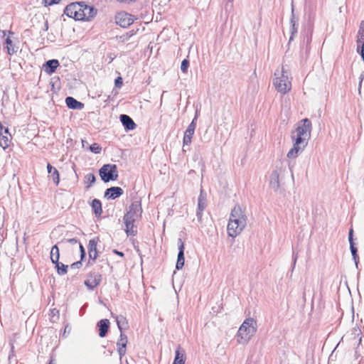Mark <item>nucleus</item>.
<instances>
[{
	"label": "nucleus",
	"instance_id": "obj_41",
	"mask_svg": "<svg viewBox=\"0 0 364 364\" xmlns=\"http://www.w3.org/2000/svg\"><path fill=\"white\" fill-rule=\"evenodd\" d=\"M82 264L81 261H77V262L73 263L70 265V269H80L82 267Z\"/></svg>",
	"mask_w": 364,
	"mask_h": 364
},
{
	"label": "nucleus",
	"instance_id": "obj_11",
	"mask_svg": "<svg viewBox=\"0 0 364 364\" xmlns=\"http://www.w3.org/2000/svg\"><path fill=\"white\" fill-rule=\"evenodd\" d=\"M11 135L7 127L0 124V146L4 149L8 148L11 144Z\"/></svg>",
	"mask_w": 364,
	"mask_h": 364
},
{
	"label": "nucleus",
	"instance_id": "obj_18",
	"mask_svg": "<svg viewBox=\"0 0 364 364\" xmlns=\"http://www.w3.org/2000/svg\"><path fill=\"white\" fill-rule=\"evenodd\" d=\"M59 62L58 60L52 59L46 61L43 65L44 71L48 74H52L55 71L57 68L59 66Z\"/></svg>",
	"mask_w": 364,
	"mask_h": 364
},
{
	"label": "nucleus",
	"instance_id": "obj_28",
	"mask_svg": "<svg viewBox=\"0 0 364 364\" xmlns=\"http://www.w3.org/2000/svg\"><path fill=\"white\" fill-rule=\"evenodd\" d=\"M5 43L6 44V50L9 55H11L17 52L18 47L13 45V42L9 37L6 38Z\"/></svg>",
	"mask_w": 364,
	"mask_h": 364
},
{
	"label": "nucleus",
	"instance_id": "obj_38",
	"mask_svg": "<svg viewBox=\"0 0 364 364\" xmlns=\"http://www.w3.org/2000/svg\"><path fill=\"white\" fill-rule=\"evenodd\" d=\"M188 66H189V60L187 59H184L181 62V70L182 71V73H186L188 72Z\"/></svg>",
	"mask_w": 364,
	"mask_h": 364
},
{
	"label": "nucleus",
	"instance_id": "obj_39",
	"mask_svg": "<svg viewBox=\"0 0 364 364\" xmlns=\"http://www.w3.org/2000/svg\"><path fill=\"white\" fill-rule=\"evenodd\" d=\"M358 46V48H357V51L358 53H359L361 55V58L362 59L364 60V46H363V42L360 43V44L357 45Z\"/></svg>",
	"mask_w": 364,
	"mask_h": 364
},
{
	"label": "nucleus",
	"instance_id": "obj_22",
	"mask_svg": "<svg viewBox=\"0 0 364 364\" xmlns=\"http://www.w3.org/2000/svg\"><path fill=\"white\" fill-rule=\"evenodd\" d=\"M279 175L277 171H273L270 175L269 184L274 191H277L279 188Z\"/></svg>",
	"mask_w": 364,
	"mask_h": 364
},
{
	"label": "nucleus",
	"instance_id": "obj_13",
	"mask_svg": "<svg viewBox=\"0 0 364 364\" xmlns=\"http://www.w3.org/2000/svg\"><path fill=\"white\" fill-rule=\"evenodd\" d=\"M353 228H350L349 230V232H348V241H349V243H350V252H351V255H352V257H353V259L355 262V264L356 266V267L358 268V262H359V257H358V249L357 247L355 246V243L353 242Z\"/></svg>",
	"mask_w": 364,
	"mask_h": 364
},
{
	"label": "nucleus",
	"instance_id": "obj_33",
	"mask_svg": "<svg viewBox=\"0 0 364 364\" xmlns=\"http://www.w3.org/2000/svg\"><path fill=\"white\" fill-rule=\"evenodd\" d=\"M363 42L364 46V21H362L358 32L356 43L359 46L360 43Z\"/></svg>",
	"mask_w": 364,
	"mask_h": 364
},
{
	"label": "nucleus",
	"instance_id": "obj_32",
	"mask_svg": "<svg viewBox=\"0 0 364 364\" xmlns=\"http://www.w3.org/2000/svg\"><path fill=\"white\" fill-rule=\"evenodd\" d=\"M55 264V268L57 269V272L59 275H64L68 272V266L65 265L59 261H58L56 263H53Z\"/></svg>",
	"mask_w": 364,
	"mask_h": 364
},
{
	"label": "nucleus",
	"instance_id": "obj_25",
	"mask_svg": "<svg viewBox=\"0 0 364 364\" xmlns=\"http://www.w3.org/2000/svg\"><path fill=\"white\" fill-rule=\"evenodd\" d=\"M305 147L301 146H296L295 144H293V147L287 153V157L289 159H294L298 156L299 154L302 152Z\"/></svg>",
	"mask_w": 364,
	"mask_h": 364
},
{
	"label": "nucleus",
	"instance_id": "obj_47",
	"mask_svg": "<svg viewBox=\"0 0 364 364\" xmlns=\"http://www.w3.org/2000/svg\"><path fill=\"white\" fill-rule=\"evenodd\" d=\"M135 33H136V31H134V30L130 31L129 32L127 33V40H129Z\"/></svg>",
	"mask_w": 364,
	"mask_h": 364
},
{
	"label": "nucleus",
	"instance_id": "obj_23",
	"mask_svg": "<svg viewBox=\"0 0 364 364\" xmlns=\"http://www.w3.org/2000/svg\"><path fill=\"white\" fill-rule=\"evenodd\" d=\"M185 351L180 346L176 350V355L173 364H185Z\"/></svg>",
	"mask_w": 364,
	"mask_h": 364
},
{
	"label": "nucleus",
	"instance_id": "obj_34",
	"mask_svg": "<svg viewBox=\"0 0 364 364\" xmlns=\"http://www.w3.org/2000/svg\"><path fill=\"white\" fill-rule=\"evenodd\" d=\"M116 321L120 333L122 332L123 327L127 324L126 318L123 316H117Z\"/></svg>",
	"mask_w": 364,
	"mask_h": 364
},
{
	"label": "nucleus",
	"instance_id": "obj_43",
	"mask_svg": "<svg viewBox=\"0 0 364 364\" xmlns=\"http://www.w3.org/2000/svg\"><path fill=\"white\" fill-rule=\"evenodd\" d=\"M123 83L122 78L117 77L114 80V84L117 87H120Z\"/></svg>",
	"mask_w": 364,
	"mask_h": 364
},
{
	"label": "nucleus",
	"instance_id": "obj_49",
	"mask_svg": "<svg viewBox=\"0 0 364 364\" xmlns=\"http://www.w3.org/2000/svg\"><path fill=\"white\" fill-rule=\"evenodd\" d=\"M53 168H55L53 167L50 164L48 163L47 170H48V173H51L53 171Z\"/></svg>",
	"mask_w": 364,
	"mask_h": 364
},
{
	"label": "nucleus",
	"instance_id": "obj_29",
	"mask_svg": "<svg viewBox=\"0 0 364 364\" xmlns=\"http://www.w3.org/2000/svg\"><path fill=\"white\" fill-rule=\"evenodd\" d=\"M59 248L57 245H55L52 247L50 250V260L52 263H56L58 261H59Z\"/></svg>",
	"mask_w": 364,
	"mask_h": 364
},
{
	"label": "nucleus",
	"instance_id": "obj_37",
	"mask_svg": "<svg viewBox=\"0 0 364 364\" xmlns=\"http://www.w3.org/2000/svg\"><path fill=\"white\" fill-rule=\"evenodd\" d=\"M89 149L90 151L95 154H100L102 151V147L97 143L92 144Z\"/></svg>",
	"mask_w": 364,
	"mask_h": 364
},
{
	"label": "nucleus",
	"instance_id": "obj_30",
	"mask_svg": "<svg viewBox=\"0 0 364 364\" xmlns=\"http://www.w3.org/2000/svg\"><path fill=\"white\" fill-rule=\"evenodd\" d=\"M290 24H291V27H290L291 36L289 38V41L293 40L294 36L297 33V29H298V24H296V22L294 19V14H292L291 18L290 19Z\"/></svg>",
	"mask_w": 364,
	"mask_h": 364
},
{
	"label": "nucleus",
	"instance_id": "obj_8",
	"mask_svg": "<svg viewBox=\"0 0 364 364\" xmlns=\"http://www.w3.org/2000/svg\"><path fill=\"white\" fill-rule=\"evenodd\" d=\"M115 21L119 26L127 28L134 23V18L128 13L119 12L115 16Z\"/></svg>",
	"mask_w": 364,
	"mask_h": 364
},
{
	"label": "nucleus",
	"instance_id": "obj_52",
	"mask_svg": "<svg viewBox=\"0 0 364 364\" xmlns=\"http://www.w3.org/2000/svg\"><path fill=\"white\" fill-rule=\"evenodd\" d=\"M120 38L122 39V41H127V33L125 35L120 36Z\"/></svg>",
	"mask_w": 364,
	"mask_h": 364
},
{
	"label": "nucleus",
	"instance_id": "obj_42",
	"mask_svg": "<svg viewBox=\"0 0 364 364\" xmlns=\"http://www.w3.org/2000/svg\"><path fill=\"white\" fill-rule=\"evenodd\" d=\"M60 0H44L45 6H51L59 3Z\"/></svg>",
	"mask_w": 364,
	"mask_h": 364
},
{
	"label": "nucleus",
	"instance_id": "obj_19",
	"mask_svg": "<svg viewBox=\"0 0 364 364\" xmlns=\"http://www.w3.org/2000/svg\"><path fill=\"white\" fill-rule=\"evenodd\" d=\"M97 14L96 10L92 7L85 5L84 8L81 9V16H82V20L89 21L93 18Z\"/></svg>",
	"mask_w": 364,
	"mask_h": 364
},
{
	"label": "nucleus",
	"instance_id": "obj_1",
	"mask_svg": "<svg viewBox=\"0 0 364 364\" xmlns=\"http://www.w3.org/2000/svg\"><path fill=\"white\" fill-rule=\"evenodd\" d=\"M142 208L139 201H134L129 207V210L124 214L123 220L125 225L127 235L134 236L137 233L135 221L141 216Z\"/></svg>",
	"mask_w": 364,
	"mask_h": 364
},
{
	"label": "nucleus",
	"instance_id": "obj_26",
	"mask_svg": "<svg viewBox=\"0 0 364 364\" xmlns=\"http://www.w3.org/2000/svg\"><path fill=\"white\" fill-rule=\"evenodd\" d=\"M91 205H92V208L95 215L96 216H100L102 213V203H101L100 200L98 199H96V198L94 199L92 201Z\"/></svg>",
	"mask_w": 364,
	"mask_h": 364
},
{
	"label": "nucleus",
	"instance_id": "obj_2",
	"mask_svg": "<svg viewBox=\"0 0 364 364\" xmlns=\"http://www.w3.org/2000/svg\"><path fill=\"white\" fill-rule=\"evenodd\" d=\"M276 76L273 80V85L277 92L286 94L290 91L291 88V77L287 70H285L282 67V70H277L274 73Z\"/></svg>",
	"mask_w": 364,
	"mask_h": 364
},
{
	"label": "nucleus",
	"instance_id": "obj_12",
	"mask_svg": "<svg viewBox=\"0 0 364 364\" xmlns=\"http://www.w3.org/2000/svg\"><path fill=\"white\" fill-rule=\"evenodd\" d=\"M178 253L177 256V262L176 264V269L179 270L184 266L185 258H184V244L181 238L178 240Z\"/></svg>",
	"mask_w": 364,
	"mask_h": 364
},
{
	"label": "nucleus",
	"instance_id": "obj_27",
	"mask_svg": "<svg viewBox=\"0 0 364 364\" xmlns=\"http://www.w3.org/2000/svg\"><path fill=\"white\" fill-rule=\"evenodd\" d=\"M291 138L294 140V144H295L296 146H301L303 147H306L308 144L307 138L299 136L294 134V133H292Z\"/></svg>",
	"mask_w": 364,
	"mask_h": 364
},
{
	"label": "nucleus",
	"instance_id": "obj_20",
	"mask_svg": "<svg viewBox=\"0 0 364 364\" xmlns=\"http://www.w3.org/2000/svg\"><path fill=\"white\" fill-rule=\"evenodd\" d=\"M65 103L68 108L73 109L81 110L84 107V104L77 101L73 97H67L65 98Z\"/></svg>",
	"mask_w": 364,
	"mask_h": 364
},
{
	"label": "nucleus",
	"instance_id": "obj_44",
	"mask_svg": "<svg viewBox=\"0 0 364 364\" xmlns=\"http://www.w3.org/2000/svg\"><path fill=\"white\" fill-rule=\"evenodd\" d=\"M203 212V211L197 210L196 216L199 223L202 222Z\"/></svg>",
	"mask_w": 364,
	"mask_h": 364
},
{
	"label": "nucleus",
	"instance_id": "obj_10",
	"mask_svg": "<svg viewBox=\"0 0 364 364\" xmlns=\"http://www.w3.org/2000/svg\"><path fill=\"white\" fill-rule=\"evenodd\" d=\"M196 120H197V114L195 116L191 124L187 127L186 130L185 131L184 136H183V146L186 145H190L191 143V139L193 137V135L194 134L196 127Z\"/></svg>",
	"mask_w": 364,
	"mask_h": 364
},
{
	"label": "nucleus",
	"instance_id": "obj_55",
	"mask_svg": "<svg viewBox=\"0 0 364 364\" xmlns=\"http://www.w3.org/2000/svg\"><path fill=\"white\" fill-rule=\"evenodd\" d=\"M229 1L232 2L233 0H228Z\"/></svg>",
	"mask_w": 364,
	"mask_h": 364
},
{
	"label": "nucleus",
	"instance_id": "obj_54",
	"mask_svg": "<svg viewBox=\"0 0 364 364\" xmlns=\"http://www.w3.org/2000/svg\"><path fill=\"white\" fill-rule=\"evenodd\" d=\"M48 364H55L53 360H50Z\"/></svg>",
	"mask_w": 364,
	"mask_h": 364
},
{
	"label": "nucleus",
	"instance_id": "obj_53",
	"mask_svg": "<svg viewBox=\"0 0 364 364\" xmlns=\"http://www.w3.org/2000/svg\"><path fill=\"white\" fill-rule=\"evenodd\" d=\"M293 255H294V264H294V267L295 264H296V259H297V255H295L294 253Z\"/></svg>",
	"mask_w": 364,
	"mask_h": 364
},
{
	"label": "nucleus",
	"instance_id": "obj_6",
	"mask_svg": "<svg viewBox=\"0 0 364 364\" xmlns=\"http://www.w3.org/2000/svg\"><path fill=\"white\" fill-rule=\"evenodd\" d=\"M82 6L80 4L72 3L68 5L65 10L64 14L68 17L73 18L75 20H82L81 8Z\"/></svg>",
	"mask_w": 364,
	"mask_h": 364
},
{
	"label": "nucleus",
	"instance_id": "obj_46",
	"mask_svg": "<svg viewBox=\"0 0 364 364\" xmlns=\"http://www.w3.org/2000/svg\"><path fill=\"white\" fill-rule=\"evenodd\" d=\"M67 242L71 245H75L78 242V240L76 238H71V239H68L67 240Z\"/></svg>",
	"mask_w": 364,
	"mask_h": 364
},
{
	"label": "nucleus",
	"instance_id": "obj_9",
	"mask_svg": "<svg viewBox=\"0 0 364 364\" xmlns=\"http://www.w3.org/2000/svg\"><path fill=\"white\" fill-rule=\"evenodd\" d=\"M102 275L96 272H91L88 278L85 281V285L90 290H93L100 284Z\"/></svg>",
	"mask_w": 364,
	"mask_h": 364
},
{
	"label": "nucleus",
	"instance_id": "obj_24",
	"mask_svg": "<svg viewBox=\"0 0 364 364\" xmlns=\"http://www.w3.org/2000/svg\"><path fill=\"white\" fill-rule=\"evenodd\" d=\"M230 218L247 219V216L239 205H236L231 211Z\"/></svg>",
	"mask_w": 364,
	"mask_h": 364
},
{
	"label": "nucleus",
	"instance_id": "obj_50",
	"mask_svg": "<svg viewBox=\"0 0 364 364\" xmlns=\"http://www.w3.org/2000/svg\"><path fill=\"white\" fill-rule=\"evenodd\" d=\"M113 252H114L115 255H119V256H120V257H124V253H123L122 252L118 251V250H113Z\"/></svg>",
	"mask_w": 364,
	"mask_h": 364
},
{
	"label": "nucleus",
	"instance_id": "obj_14",
	"mask_svg": "<svg viewBox=\"0 0 364 364\" xmlns=\"http://www.w3.org/2000/svg\"><path fill=\"white\" fill-rule=\"evenodd\" d=\"M127 336L122 332L120 333L119 338L117 342V352L120 359L126 354V347L127 344Z\"/></svg>",
	"mask_w": 364,
	"mask_h": 364
},
{
	"label": "nucleus",
	"instance_id": "obj_4",
	"mask_svg": "<svg viewBox=\"0 0 364 364\" xmlns=\"http://www.w3.org/2000/svg\"><path fill=\"white\" fill-rule=\"evenodd\" d=\"M99 174L105 183L117 180L118 178L117 165L111 164L103 165L99 170Z\"/></svg>",
	"mask_w": 364,
	"mask_h": 364
},
{
	"label": "nucleus",
	"instance_id": "obj_15",
	"mask_svg": "<svg viewBox=\"0 0 364 364\" xmlns=\"http://www.w3.org/2000/svg\"><path fill=\"white\" fill-rule=\"evenodd\" d=\"M124 191L122 188L113 186L107 188L105 192V197L107 199L114 200L115 198L122 196Z\"/></svg>",
	"mask_w": 364,
	"mask_h": 364
},
{
	"label": "nucleus",
	"instance_id": "obj_31",
	"mask_svg": "<svg viewBox=\"0 0 364 364\" xmlns=\"http://www.w3.org/2000/svg\"><path fill=\"white\" fill-rule=\"evenodd\" d=\"M96 178L93 173H87L85 176V188L89 189L92 184L95 182Z\"/></svg>",
	"mask_w": 364,
	"mask_h": 364
},
{
	"label": "nucleus",
	"instance_id": "obj_48",
	"mask_svg": "<svg viewBox=\"0 0 364 364\" xmlns=\"http://www.w3.org/2000/svg\"><path fill=\"white\" fill-rule=\"evenodd\" d=\"M306 42L307 46L309 44H310V43L311 42V33L306 35Z\"/></svg>",
	"mask_w": 364,
	"mask_h": 364
},
{
	"label": "nucleus",
	"instance_id": "obj_51",
	"mask_svg": "<svg viewBox=\"0 0 364 364\" xmlns=\"http://www.w3.org/2000/svg\"><path fill=\"white\" fill-rule=\"evenodd\" d=\"M48 29V21H46L45 23H44V26L43 28V30L44 31H47Z\"/></svg>",
	"mask_w": 364,
	"mask_h": 364
},
{
	"label": "nucleus",
	"instance_id": "obj_40",
	"mask_svg": "<svg viewBox=\"0 0 364 364\" xmlns=\"http://www.w3.org/2000/svg\"><path fill=\"white\" fill-rule=\"evenodd\" d=\"M359 84H358V93L360 94L361 92V87H362V82H363V80H364V71H363L360 75V77H359Z\"/></svg>",
	"mask_w": 364,
	"mask_h": 364
},
{
	"label": "nucleus",
	"instance_id": "obj_17",
	"mask_svg": "<svg viewBox=\"0 0 364 364\" xmlns=\"http://www.w3.org/2000/svg\"><path fill=\"white\" fill-rule=\"evenodd\" d=\"M120 121L122 124V125L124 127L125 129L127 130H133L136 127V124L133 121V119L127 114H121L120 117Z\"/></svg>",
	"mask_w": 364,
	"mask_h": 364
},
{
	"label": "nucleus",
	"instance_id": "obj_21",
	"mask_svg": "<svg viewBox=\"0 0 364 364\" xmlns=\"http://www.w3.org/2000/svg\"><path fill=\"white\" fill-rule=\"evenodd\" d=\"M97 240L96 239H92L89 241L88 245V254L90 259L95 260L97 257Z\"/></svg>",
	"mask_w": 364,
	"mask_h": 364
},
{
	"label": "nucleus",
	"instance_id": "obj_45",
	"mask_svg": "<svg viewBox=\"0 0 364 364\" xmlns=\"http://www.w3.org/2000/svg\"><path fill=\"white\" fill-rule=\"evenodd\" d=\"M79 247L80 250L81 259L85 256V250L81 243H79Z\"/></svg>",
	"mask_w": 364,
	"mask_h": 364
},
{
	"label": "nucleus",
	"instance_id": "obj_3",
	"mask_svg": "<svg viewBox=\"0 0 364 364\" xmlns=\"http://www.w3.org/2000/svg\"><path fill=\"white\" fill-rule=\"evenodd\" d=\"M256 331V321L252 318L245 319L237 331V336L242 340L238 342L242 343L247 342Z\"/></svg>",
	"mask_w": 364,
	"mask_h": 364
},
{
	"label": "nucleus",
	"instance_id": "obj_16",
	"mask_svg": "<svg viewBox=\"0 0 364 364\" xmlns=\"http://www.w3.org/2000/svg\"><path fill=\"white\" fill-rule=\"evenodd\" d=\"M109 321L108 319H101L97 322V326L98 327L99 336L103 338L107 333L109 328Z\"/></svg>",
	"mask_w": 364,
	"mask_h": 364
},
{
	"label": "nucleus",
	"instance_id": "obj_35",
	"mask_svg": "<svg viewBox=\"0 0 364 364\" xmlns=\"http://www.w3.org/2000/svg\"><path fill=\"white\" fill-rule=\"evenodd\" d=\"M206 208V200L201 194L198 198V208L197 210L203 211Z\"/></svg>",
	"mask_w": 364,
	"mask_h": 364
},
{
	"label": "nucleus",
	"instance_id": "obj_7",
	"mask_svg": "<svg viewBox=\"0 0 364 364\" xmlns=\"http://www.w3.org/2000/svg\"><path fill=\"white\" fill-rule=\"evenodd\" d=\"M311 131V122L309 119L305 118L302 120V124L298 126L294 133L296 136L307 138V139H309Z\"/></svg>",
	"mask_w": 364,
	"mask_h": 364
},
{
	"label": "nucleus",
	"instance_id": "obj_5",
	"mask_svg": "<svg viewBox=\"0 0 364 364\" xmlns=\"http://www.w3.org/2000/svg\"><path fill=\"white\" fill-rule=\"evenodd\" d=\"M247 225V219L230 218L228 224V234L231 237L239 235Z\"/></svg>",
	"mask_w": 364,
	"mask_h": 364
},
{
	"label": "nucleus",
	"instance_id": "obj_36",
	"mask_svg": "<svg viewBox=\"0 0 364 364\" xmlns=\"http://www.w3.org/2000/svg\"><path fill=\"white\" fill-rule=\"evenodd\" d=\"M50 174L55 184L58 186L60 181V176L58 171L56 168H53V171Z\"/></svg>",
	"mask_w": 364,
	"mask_h": 364
}]
</instances>
